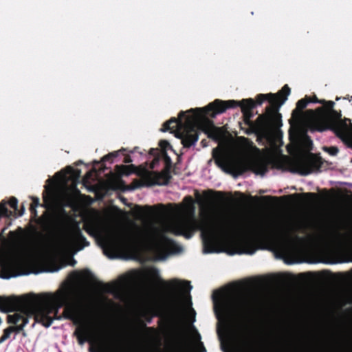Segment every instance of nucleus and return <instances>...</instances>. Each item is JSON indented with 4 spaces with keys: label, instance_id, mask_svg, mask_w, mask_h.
Listing matches in <instances>:
<instances>
[{
    "label": "nucleus",
    "instance_id": "4d7b16f0",
    "mask_svg": "<svg viewBox=\"0 0 352 352\" xmlns=\"http://www.w3.org/2000/svg\"><path fill=\"white\" fill-rule=\"evenodd\" d=\"M186 119H187V121H188V122H190V118L189 116H188Z\"/></svg>",
    "mask_w": 352,
    "mask_h": 352
},
{
    "label": "nucleus",
    "instance_id": "6e6d98bb",
    "mask_svg": "<svg viewBox=\"0 0 352 352\" xmlns=\"http://www.w3.org/2000/svg\"><path fill=\"white\" fill-rule=\"evenodd\" d=\"M217 294H218V295H219V296H220L222 295V294H221V292H217Z\"/></svg>",
    "mask_w": 352,
    "mask_h": 352
},
{
    "label": "nucleus",
    "instance_id": "58836bf2",
    "mask_svg": "<svg viewBox=\"0 0 352 352\" xmlns=\"http://www.w3.org/2000/svg\"><path fill=\"white\" fill-rule=\"evenodd\" d=\"M67 169L69 173L76 179H78L80 177L81 171L79 169H74L71 166H67Z\"/></svg>",
    "mask_w": 352,
    "mask_h": 352
},
{
    "label": "nucleus",
    "instance_id": "5701e85b",
    "mask_svg": "<svg viewBox=\"0 0 352 352\" xmlns=\"http://www.w3.org/2000/svg\"><path fill=\"white\" fill-rule=\"evenodd\" d=\"M164 205L158 204L153 206L146 205L144 206H136V211L140 215L146 217H153L158 215L164 210Z\"/></svg>",
    "mask_w": 352,
    "mask_h": 352
},
{
    "label": "nucleus",
    "instance_id": "603ef678",
    "mask_svg": "<svg viewBox=\"0 0 352 352\" xmlns=\"http://www.w3.org/2000/svg\"><path fill=\"white\" fill-rule=\"evenodd\" d=\"M239 169L240 170V173H242L245 170V169L242 165L239 166Z\"/></svg>",
    "mask_w": 352,
    "mask_h": 352
},
{
    "label": "nucleus",
    "instance_id": "4468645a",
    "mask_svg": "<svg viewBox=\"0 0 352 352\" xmlns=\"http://www.w3.org/2000/svg\"><path fill=\"white\" fill-rule=\"evenodd\" d=\"M67 243L76 252L80 251L85 247L89 245V242L82 234L78 222H75L70 228Z\"/></svg>",
    "mask_w": 352,
    "mask_h": 352
},
{
    "label": "nucleus",
    "instance_id": "79ce46f5",
    "mask_svg": "<svg viewBox=\"0 0 352 352\" xmlns=\"http://www.w3.org/2000/svg\"><path fill=\"white\" fill-rule=\"evenodd\" d=\"M173 132L175 133V136L177 138H179L182 141V138L184 137V130L182 131V132H180V131H174Z\"/></svg>",
    "mask_w": 352,
    "mask_h": 352
},
{
    "label": "nucleus",
    "instance_id": "393cba45",
    "mask_svg": "<svg viewBox=\"0 0 352 352\" xmlns=\"http://www.w3.org/2000/svg\"><path fill=\"white\" fill-rule=\"evenodd\" d=\"M186 113L188 112L182 111L179 112L177 118L173 117L168 121L165 122L162 125L161 131L162 132L170 131V133H173V130L175 129L178 126L182 125V118L186 116Z\"/></svg>",
    "mask_w": 352,
    "mask_h": 352
},
{
    "label": "nucleus",
    "instance_id": "5fc2aeb1",
    "mask_svg": "<svg viewBox=\"0 0 352 352\" xmlns=\"http://www.w3.org/2000/svg\"><path fill=\"white\" fill-rule=\"evenodd\" d=\"M12 276V275H3L2 278H10Z\"/></svg>",
    "mask_w": 352,
    "mask_h": 352
},
{
    "label": "nucleus",
    "instance_id": "2eb2a0df",
    "mask_svg": "<svg viewBox=\"0 0 352 352\" xmlns=\"http://www.w3.org/2000/svg\"><path fill=\"white\" fill-rule=\"evenodd\" d=\"M320 240L337 250H343L352 244V235L333 233L329 237H320Z\"/></svg>",
    "mask_w": 352,
    "mask_h": 352
},
{
    "label": "nucleus",
    "instance_id": "bb28decb",
    "mask_svg": "<svg viewBox=\"0 0 352 352\" xmlns=\"http://www.w3.org/2000/svg\"><path fill=\"white\" fill-rule=\"evenodd\" d=\"M136 167L133 165H116L115 167V170L116 173L120 175H126L128 176L131 173H134Z\"/></svg>",
    "mask_w": 352,
    "mask_h": 352
},
{
    "label": "nucleus",
    "instance_id": "4be33fe9",
    "mask_svg": "<svg viewBox=\"0 0 352 352\" xmlns=\"http://www.w3.org/2000/svg\"><path fill=\"white\" fill-rule=\"evenodd\" d=\"M242 329L241 342L243 346L248 349L249 352H262L255 344V340L253 339L250 329L246 324L243 325Z\"/></svg>",
    "mask_w": 352,
    "mask_h": 352
},
{
    "label": "nucleus",
    "instance_id": "f704fd0d",
    "mask_svg": "<svg viewBox=\"0 0 352 352\" xmlns=\"http://www.w3.org/2000/svg\"><path fill=\"white\" fill-rule=\"evenodd\" d=\"M214 162L215 164L220 168H221L223 170H226V166L225 164L226 162V160L224 157L220 156L218 157L214 158Z\"/></svg>",
    "mask_w": 352,
    "mask_h": 352
},
{
    "label": "nucleus",
    "instance_id": "a18cd8bd",
    "mask_svg": "<svg viewBox=\"0 0 352 352\" xmlns=\"http://www.w3.org/2000/svg\"><path fill=\"white\" fill-rule=\"evenodd\" d=\"M91 175L92 173L91 171L87 172L83 178L84 182H87V180L91 177Z\"/></svg>",
    "mask_w": 352,
    "mask_h": 352
},
{
    "label": "nucleus",
    "instance_id": "49530a36",
    "mask_svg": "<svg viewBox=\"0 0 352 352\" xmlns=\"http://www.w3.org/2000/svg\"><path fill=\"white\" fill-rule=\"evenodd\" d=\"M123 162L126 164L132 162V159L130 155H127L124 157Z\"/></svg>",
    "mask_w": 352,
    "mask_h": 352
},
{
    "label": "nucleus",
    "instance_id": "ea45409f",
    "mask_svg": "<svg viewBox=\"0 0 352 352\" xmlns=\"http://www.w3.org/2000/svg\"><path fill=\"white\" fill-rule=\"evenodd\" d=\"M99 285L102 287V289L107 292H111L114 289V285L110 284H104L99 283Z\"/></svg>",
    "mask_w": 352,
    "mask_h": 352
},
{
    "label": "nucleus",
    "instance_id": "4c0bfd02",
    "mask_svg": "<svg viewBox=\"0 0 352 352\" xmlns=\"http://www.w3.org/2000/svg\"><path fill=\"white\" fill-rule=\"evenodd\" d=\"M159 146L161 148V154L164 153V151H166L168 148H170L171 146L170 145L169 142L167 140H162L159 142Z\"/></svg>",
    "mask_w": 352,
    "mask_h": 352
},
{
    "label": "nucleus",
    "instance_id": "37998d69",
    "mask_svg": "<svg viewBox=\"0 0 352 352\" xmlns=\"http://www.w3.org/2000/svg\"><path fill=\"white\" fill-rule=\"evenodd\" d=\"M24 212H25V207L23 205H22L21 208L20 210L18 209V211L16 212V217L22 216L24 214Z\"/></svg>",
    "mask_w": 352,
    "mask_h": 352
},
{
    "label": "nucleus",
    "instance_id": "423d86ee",
    "mask_svg": "<svg viewBox=\"0 0 352 352\" xmlns=\"http://www.w3.org/2000/svg\"><path fill=\"white\" fill-rule=\"evenodd\" d=\"M48 295H53L51 293H43L39 294H28L19 297L15 296H0V311L4 313L12 312L20 309V312H16L12 315H8L7 317V322L10 324H14L10 326V328L13 329V332L19 333L23 330V327L28 324L29 315L34 316L36 322H42L37 320L36 314L38 311L33 310L29 306L24 305L23 302L25 298H31L34 296H47Z\"/></svg>",
    "mask_w": 352,
    "mask_h": 352
},
{
    "label": "nucleus",
    "instance_id": "9d476101",
    "mask_svg": "<svg viewBox=\"0 0 352 352\" xmlns=\"http://www.w3.org/2000/svg\"><path fill=\"white\" fill-rule=\"evenodd\" d=\"M290 92L291 89L288 85H285L282 89L276 94H260L256 97V105H261L264 101L267 100L270 104L266 107L264 113H267L268 109L270 108L268 117L270 119L272 120V121L273 122H276L282 126V116L279 113V109L287 100V97L290 94Z\"/></svg>",
    "mask_w": 352,
    "mask_h": 352
},
{
    "label": "nucleus",
    "instance_id": "ddd939ff",
    "mask_svg": "<svg viewBox=\"0 0 352 352\" xmlns=\"http://www.w3.org/2000/svg\"><path fill=\"white\" fill-rule=\"evenodd\" d=\"M32 220L40 226L41 230L45 233H55L58 230V219H53L47 211L38 217L36 208H30Z\"/></svg>",
    "mask_w": 352,
    "mask_h": 352
},
{
    "label": "nucleus",
    "instance_id": "3c124183",
    "mask_svg": "<svg viewBox=\"0 0 352 352\" xmlns=\"http://www.w3.org/2000/svg\"><path fill=\"white\" fill-rule=\"evenodd\" d=\"M76 263V261L74 259V258H72L69 265H72V266H74Z\"/></svg>",
    "mask_w": 352,
    "mask_h": 352
},
{
    "label": "nucleus",
    "instance_id": "7ed1b4c3",
    "mask_svg": "<svg viewBox=\"0 0 352 352\" xmlns=\"http://www.w3.org/2000/svg\"><path fill=\"white\" fill-rule=\"evenodd\" d=\"M245 229V225L233 217H223L217 221H206L199 223L195 218L180 220L170 227L171 232L177 236L190 239L195 230H201L204 253L217 252L219 239L240 233Z\"/></svg>",
    "mask_w": 352,
    "mask_h": 352
},
{
    "label": "nucleus",
    "instance_id": "c03bdc74",
    "mask_svg": "<svg viewBox=\"0 0 352 352\" xmlns=\"http://www.w3.org/2000/svg\"><path fill=\"white\" fill-rule=\"evenodd\" d=\"M184 201L189 203L190 204L192 205L193 204V199L191 196H186L184 198Z\"/></svg>",
    "mask_w": 352,
    "mask_h": 352
},
{
    "label": "nucleus",
    "instance_id": "6ab92c4d",
    "mask_svg": "<svg viewBox=\"0 0 352 352\" xmlns=\"http://www.w3.org/2000/svg\"><path fill=\"white\" fill-rule=\"evenodd\" d=\"M18 211V200L15 197H11L8 201L2 200L0 202V219L2 217H16Z\"/></svg>",
    "mask_w": 352,
    "mask_h": 352
},
{
    "label": "nucleus",
    "instance_id": "c756f323",
    "mask_svg": "<svg viewBox=\"0 0 352 352\" xmlns=\"http://www.w3.org/2000/svg\"><path fill=\"white\" fill-rule=\"evenodd\" d=\"M83 229L85 230L87 233H88L91 236H96L101 235V233H95L96 232V226L91 222H85L83 225Z\"/></svg>",
    "mask_w": 352,
    "mask_h": 352
},
{
    "label": "nucleus",
    "instance_id": "f8f14e48",
    "mask_svg": "<svg viewBox=\"0 0 352 352\" xmlns=\"http://www.w3.org/2000/svg\"><path fill=\"white\" fill-rule=\"evenodd\" d=\"M166 162V167L162 172H150L144 177L145 180L148 182L149 186L153 185H167L172 176L170 175L171 168V159L168 155L167 152L164 151V153L162 154Z\"/></svg>",
    "mask_w": 352,
    "mask_h": 352
},
{
    "label": "nucleus",
    "instance_id": "bf43d9fd",
    "mask_svg": "<svg viewBox=\"0 0 352 352\" xmlns=\"http://www.w3.org/2000/svg\"><path fill=\"white\" fill-rule=\"evenodd\" d=\"M82 161H78V162L77 163V164H82Z\"/></svg>",
    "mask_w": 352,
    "mask_h": 352
},
{
    "label": "nucleus",
    "instance_id": "473e14b6",
    "mask_svg": "<svg viewBox=\"0 0 352 352\" xmlns=\"http://www.w3.org/2000/svg\"><path fill=\"white\" fill-rule=\"evenodd\" d=\"M323 151L328 153L330 155L336 156L338 152L339 149L337 146H324L323 147Z\"/></svg>",
    "mask_w": 352,
    "mask_h": 352
},
{
    "label": "nucleus",
    "instance_id": "a19ab883",
    "mask_svg": "<svg viewBox=\"0 0 352 352\" xmlns=\"http://www.w3.org/2000/svg\"><path fill=\"white\" fill-rule=\"evenodd\" d=\"M39 205V199L37 197H32V201L30 204V208H37Z\"/></svg>",
    "mask_w": 352,
    "mask_h": 352
},
{
    "label": "nucleus",
    "instance_id": "a878e982",
    "mask_svg": "<svg viewBox=\"0 0 352 352\" xmlns=\"http://www.w3.org/2000/svg\"><path fill=\"white\" fill-rule=\"evenodd\" d=\"M254 172L258 175H265L268 171V163L263 160H256L252 163Z\"/></svg>",
    "mask_w": 352,
    "mask_h": 352
},
{
    "label": "nucleus",
    "instance_id": "dca6fc26",
    "mask_svg": "<svg viewBox=\"0 0 352 352\" xmlns=\"http://www.w3.org/2000/svg\"><path fill=\"white\" fill-rule=\"evenodd\" d=\"M89 352H116L115 350L112 333L107 331L104 336L94 342V345H91Z\"/></svg>",
    "mask_w": 352,
    "mask_h": 352
},
{
    "label": "nucleus",
    "instance_id": "de8ad7c7",
    "mask_svg": "<svg viewBox=\"0 0 352 352\" xmlns=\"http://www.w3.org/2000/svg\"><path fill=\"white\" fill-rule=\"evenodd\" d=\"M6 229H7V227H5L0 232V239H5L4 236H3V233H5V231L6 230Z\"/></svg>",
    "mask_w": 352,
    "mask_h": 352
},
{
    "label": "nucleus",
    "instance_id": "1a4fd4ad",
    "mask_svg": "<svg viewBox=\"0 0 352 352\" xmlns=\"http://www.w3.org/2000/svg\"><path fill=\"white\" fill-rule=\"evenodd\" d=\"M254 311V306L248 301L239 300L234 298L223 299L219 310L215 308L216 316L219 321L230 322L236 318H249Z\"/></svg>",
    "mask_w": 352,
    "mask_h": 352
},
{
    "label": "nucleus",
    "instance_id": "e433bc0d",
    "mask_svg": "<svg viewBox=\"0 0 352 352\" xmlns=\"http://www.w3.org/2000/svg\"><path fill=\"white\" fill-rule=\"evenodd\" d=\"M13 333V329L12 328H10L9 327L4 329L3 333L2 336L0 338V342H4L6 340L10 338V334Z\"/></svg>",
    "mask_w": 352,
    "mask_h": 352
},
{
    "label": "nucleus",
    "instance_id": "cd10ccee",
    "mask_svg": "<svg viewBox=\"0 0 352 352\" xmlns=\"http://www.w3.org/2000/svg\"><path fill=\"white\" fill-rule=\"evenodd\" d=\"M309 103L308 96H305V98L299 100L296 103V109L292 111V116L294 117L296 114L299 113Z\"/></svg>",
    "mask_w": 352,
    "mask_h": 352
},
{
    "label": "nucleus",
    "instance_id": "a211bd4d",
    "mask_svg": "<svg viewBox=\"0 0 352 352\" xmlns=\"http://www.w3.org/2000/svg\"><path fill=\"white\" fill-rule=\"evenodd\" d=\"M203 195L204 198L201 197L198 192L196 195V197L201 206H203L204 204H211L214 201L219 202L226 201V194L221 191H214L213 190L209 189L204 191Z\"/></svg>",
    "mask_w": 352,
    "mask_h": 352
},
{
    "label": "nucleus",
    "instance_id": "09e8293b",
    "mask_svg": "<svg viewBox=\"0 0 352 352\" xmlns=\"http://www.w3.org/2000/svg\"><path fill=\"white\" fill-rule=\"evenodd\" d=\"M305 140H306V142H307V144L312 145V141L309 137L307 136Z\"/></svg>",
    "mask_w": 352,
    "mask_h": 352
},
{
    "label": "nucleus",
    "instance_id": "aec40b11",
    "mask_svg": "<svg viewBox=\"0 0 352 352\" xmlns=\"http://www.w3.org/2000/svg\"><path fill=\"white\" fill-rule=\"evenodd\" d=\"M300 197H304L310 201H316L318 199V195L316 193L314 192H305L302 194L298 193H294L289 195H285L280 197H272V196H263L261 197V199L263 200H277L278 199L284 200V201H298Z\"/></svg>",
    "mask_w": 352,
    "mask_h": 352
},
{
    "label": "nucleus",
    "instance_id": "864d4df0",
    "mask_svg": "<svg viewBox=\"0 0 352 352\" xmlns=\"http://www.w3.org/2000/svg\"><path fill=\"white\" fill-rule=\"evenodd\" d=\"M15 233H16V232H14V231H10V232H9V236H11V237H12V236H16V234H15Z\"/></svg>",
    "mask_w": 352,
    "mask_h": 352
},
{
    "label": "nucleus",
    "instance_id": "0eeeda50",
    "mask_svg": "<svg viewBox=\"0 0 352 352\" xmlns=\"http://www.w3.org/2000/svg\"><path fill=\"white\" fill-rule=\"evenodd\" d=\"M140 274L144 276V278H150L153 286L160 287L162 290L168 292L172 294L173 298L168 315L172 319L180 320L184 316V309L177 290L178 289L187 290L189 293L192 289L190 283L187 280L181 282L176 278L166 281L160 276L158 270L155 267Z\"/></svg>",
    "mask_w": 352,
    "mask_h": 352
},
{
    "label": "nucleus",
    "instance_id": "052dcab7",
    "mask_svg": "<svg viewBox=\"0 0 352 352\" xmlns=\"http://www.w3.org/2000/svg\"><path fill=\"white\" fill-rule=\"evenodd\" d=\"M19 232H22V228H19Z\"/></svg>",
    "mask_w": 352,
    "mask_h": 352
},
{
    "label": "nucleus",
    "instance_id": "72a5a7b5",
    "mask_svg": "<svg viewBox=\"0 0 352 352\" xmlns=\"http://www.w3.org/2000/svg\"><path fill=\"white\" fill-rule=\"evenodd\" d=\"M160 151L158 148H151L149 154L155 157L153 163L158 162L160 158Z\"/></svg>",
    "mask_w": 352,
    "mask_h": 352
},
{
    "label": "nucleus",
    "instance_id": "39448f33",
    "mask_svg": "<svg viewBox=\"0 0 352 352\" xmlns=\"http://www.w3.org/2000/svg\"><path fill=\"white\" fill-rule=\"evenodd\" d=\"M253 231L259 233L261 240L283 255H289L295 252L300 244L305 243L307 239L295 234L290 227L274 231L272 226L265 224H256L252 226Z\"/></svg>",
    "mask_w": 352,
    "mask_h": 352
},
{
    "label": "nucleus",
    "instance_id": "b1692460",
    "mask_svg": "<svg viewBox=\"0 0 352 352\" xmlns=\"http://www.w3.org/2000/svg\"><path fill=\"white\" fill-rule=\"evenodd\" d=\"M306 164L307 166H303L300 173L304 175L310 174L314 169H320L322 164V159L316 157L313 154L307 159Z\"/></svg>",
    "mask_w": 352,
    "mask_h": 352
},
{
    "label": "nucleus",
    "instance_id": "f03ea898",
    "mask_svg": "<svg viewBox=\"0 0 352 352\" xmlns=\"http://www.w3.org/2000/svg\"><path fill=\"white\" fill-rule=\"evenodd\" d=\"M148 243L158 259H164L175 242L163 233H145L140 229L127 230L102 238L104 254L109 258L121 257L122 254L143 243Z\"/></svg>",
    "mask_w": 352,
    "mask_h": 352
},
{
    "label": "nucleus",
    "instance_id": "13d9d810",
    "mask_svg": "<svg viewBox=\"0 0 352 352\" xmlns=\"http://www.w3.org/2000/svg\"><path fill=\"white\" fill-rule=\"evenodd\" d=\"M192 312L193 313V315L195 316V311L194 309H192Z\"/></svg>",
    "mask_w": 352,
    "mask_h": 352
},
{
    "label": "nucleus",
    "instance_id": "20e7f679",
    "mask_svg": "<svg viewBox=\"0 0 352 352\" xmlns=\"http://www.w3.org/2000/svg\"><path fill=\"white\" fill-rule=\"evenodd\" d=\"M237 107H241L243 122L248 126L245 131L248 135L254 133L258 137L267 138L276 133L281 127L280 124L273 122L272 120L268 117L270 108L268 109L267 113L260 114L255 121H252V118L254 116L252 110L256 107L255 101L252 98L243 99L241 101L216 99L208 104L206 111L209 113L212 111V116L215 117L216 115L223 113L228 109Z\"/></svg>",
    "mask_w": 352,
    "mask_h": 352
},
{
    "label": "nucleus",
    "instance_id": "c85d7f7f",
    "mask_svg": "<svg viewBox=\"0 0 352 352\" xmlns=\"http://www.w3.org/2000/svg\"><path fill=\"white\" fill-rule=\"evenodd\" d=\"M308 100L309 101V102L320 103V104H324L323 107H318L316 109V113H318L319 114L324 113V108L326 107V102L327 101H326L325 100H319L316 96H314L312 97H308Z\"/></svg>",
    "mask_w": 352,
    "mask_h": 352
},
{
    "label": "nucleus",
    "instance_id": "f257e3e1",
    "mask_svg": "<svg viewBox=\"0 0 352 352\" xmlns=\"http://www.w3.org/2000/svg\"><path fill=\"white\" fill-rule=\"evenodd\" d=\"M72 293L69 288L58 289L53 295L47 296H34L25 298L23 304L29 306L33 310L38 311L37 320L42 322L46 327H50L54 319H58L57 314L59 309L64 307L63 316L65 318L70 320L75 325L74 335L76 336L80 344L85 342H94L92 332L87 323L85 322L84 309L79 302H73Z\"/></svg>",
    "mask_w": 352,
    "mask_h": 352
},
{
    "label": "nucleus",
    "instance_id": "2f4dec72",
    "mask_svg": "<svg viewBox=\"0 0 352 352\" xmlns=\"http://www.w3.org/2000/svg\"><path fill=\"white\" fill-rule=\"evenodd\" d=\"M119 151H114L104 155L102 160V162H112L113 160L118 156Z\"/></svg>",
    "mask_w": 352,
    "mask_h": 352
},
{
    "label": "nucleus",
    "instance_id": "7c9ffc66",
    "mask_svg": "<svg viewBox=\"0 0 352 352\" xmlns=\"http://www.w3.org/2000/svg\"><path fill=\"white\" fill-rule=\"evenodd\" d=\"M162 316L161 311H159V310H157V309L150 310L148 311L145 312L144 314V315H143V316L144 317L146 321L148 323H151V322L152 318L154 316Z\"/></svg>",
    "mask_w": 352,
    "mask_h": 352
},
{
    "label": "nucleus",
    "instance_id": "680f3d73",
    "mask_svg": "<svg viewBox=\"0 0 352 352\" xmlns=\"http://www.w3.org/2000/svg\"><path fill=\"white\" fill-rule=\"evenodd\" d=\"M213 300H215V296L213 295Z\"/></svg>",
    "mask_w": 352,
    "mask_h": 352
},
{
    "label": "nucleus",
    "instance_id": "8fccbe9b",
    "mask_svg": "<svg viewBox=\"0 0 352 352\" xmlns=\"http://www.w3.org/2000/svg\"><path fill=\"white\" fill-rule=\"evenodd\" d=\"M72 274L75 278H77V277L79 276L80 273H79L78 272H77V271H74V272L72 273Z\"/></svg>",
    "mask_w": 352,
    "mask_h": 352
},
{
    "label": "nucleus",
    "instance_id": "412c9836",
    "mask_svg": "<svg viewBox=\"0 0 352 352\" xmlns=\"http://www.w3.org/2000/svg\"><path fill=\"white\" fill-rule=\"evenodd\" d=\"M199 138V131L196 125L188 124L184 129V135L182 138V144L185 148H190L195 144Z\"/></svg>",
    "mask_w": 352,
    "mask_h": 352
},
{
    "label": "nucleus",
    "instance_id": "6e6552de",
    "mask_svg": "<svg viewBox=\"0 0 352 352\" xmlns=\"http://www.w3.org/2000/svg\"><path fill=\"white\" fill-rule=\"evenodd\" d=\"M335 102L329 100L326 102L324 110H327L325 120H317L313 123L314 130L324 131H333L337 137L340 138L346 145L352 148V123L350 119H342L341 111L333 109Z\"/></svg>",
    "mask_w": 352,
    "mask_h": 352
},
{
    "label": "nucleus",
    "instance_id": "9b49d317",
    "mask_svg": "<svg viewBox=\"0 0 352 352\" xmlns=\"http://www.w3.org/2000/svg\"><path fill=\"white\" fill-rule=\"evenodd\" d=\"M207 107L208 105L204 108L190 109L187 112L195 113L194 116L196 118H201L196 126L198 131L199 130L207 134L208 138L217 140L221 135V131L219 127L214 126L212 120L206 118L207 116L212 117V113H213L212 111L206 113V108ZM212 118L214 117L212 116Z\"/></svg>",
    "mask_w": 352,
    "mask_h": 352
},
{
    "label": "nucleus",
    "instance_id": "c9c22d12",
    "mask_svg": "<svg viewBox=\"0 0 352 352\" xmlns=\"http://www.w3.org/2000/svg\"><path fill=\"white\" fill-rule=\"evenodd\" d=\"M13 333V329L12 328H10L9 327L4 329L3 333L2 336L0 338V342H4L6 340L10 338V334Z\"/></svg>",
    "mask_w": 352,
    "mask_h": 352
},
{
    "label": "nucleus",
    "instance_id": "f3484780",
    "mask_svg": "<svg viewBox=\"0 0 352 352\" xmlns=\"http://www.w3.org/2000/svg\"><path fill=\"white\" fill-rule=\"evenodd\" d=\"M235 248V253L239 254H253L259 248L256 242L248 237L241 238L236 241Z\"/></svg>",
    "mask_w": 352,
    "mask_h": 352
}]
</instances>
